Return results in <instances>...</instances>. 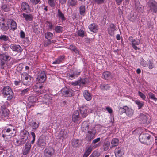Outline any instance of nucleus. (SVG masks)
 <instances>
[{
    "label": "nucleus",
    "instance_id": "obj_15",
    "mask_svg": "<svg viewBox=\"0 0 157 157\" xmlns=\"http://www.w3.org/2000/svg\"><path fill=\"white\" fill-rule=\"evenodd\" d=\"M96 132L94 131H88L87 134L86 135L85 139L87 141H91L94 138Z\"/></svg>",
    "mask_w": 157,
    "mask_h": 157
},
{
    "label": "nucleus",
    "instance_id": "obj_13",
    "mask_svg": "<svg viewBox=\"0 0 157 157\" xmlns=\"http://www.w3.org/2000/svg\"><path fill=\"white\" fill-rule=\"evenodd\" d=\"M37 146L41 148H44L46 145V141L44 137H40L37 141Z\"/></svg>",
    "mask_w": 157,
    "mask_h": 157
},
{
    "label": "nucleus",
    "instance_id": "obj_3",
    "mask_svg": "<svg viewBox=\"0 0 157 157\" xmlns=\"http://www.w3.org/2000/svg\"><path fill=\"white\" fill-rule=\"evenodd\" d=\"M2 93L5 97L7 98L8 100H11L13 96V93L11 88L9 86H5L2 90Z\"/></svg>",
    "mask_w": 157,
    "mask_h": 157
},
{
    "label": "nucleus",
    "instance_id": "obj_8",
    "mask_svg": "<svg viewBox=\"0 0 157 157\" xmlns=\"http://www.w3.org/2000/svg\"><path fill=\"white\" fill-rule=\"evenodd\" d=\"M63 95L65 97H71L74 94V91L71 89L63 88L61 90Z\"/></svg>",
    "mask_w": 157,
    "mask_h": 157
},
{
    "label": "nucleus",
    "instance_id": "obj_60",
    "mask_svg": "<svg viewBox=\"0 0 157 157\" xmlns=\"http://www.w3.org/2000/svg\"><path fill=\"white\" fill-rule=\"evenodd\" d=\"M94 1L98 4H101L104 3L105 0H94Z\"/></svg>",
    "mask_w": 157,
    "mask_h": 157
},
{
    "label": "nucleus",
    "instance_id": "obj_23",
    "mask_svg": "<svg viewBox=\"0 0 157 157\" xmlns=\"http://www.w3.org/2000/svg\"><path fill=\"white\" fill-rule=\"evenodd\" d=\"M83 95L85 99L88 101H90L92 99V95L88 90H86L84 91Z\"/></svg>",
    "mask_w": 157,
    "mask_h": 157
},
{
    "label": "nucleus",
    "instance_id": "obj_56",
    "mask_svg": "<svg viewBox=\"0 0 157 157\" xmlns=\"http://www.w3.org/2000/svg\"><path fill=\"white\" fill-rule=\"evenodd\" d=\"M110 145V143L107 142L106 143H105L104 145V148L105 151H107L108 150L109 148Z\"/></svg>",
    "mask_w": 157,
    "mask_h": 157
},
{
    "label": "nucleus",
    "instance_id": "obj_40",
    "mask_svg": "<svg viewBox=\"0 0 157 157\" xmlns=\"http://www.w3.org/2000/svg\"><path fill=\"white\" fill-rule=\"evenodd\" d=\"M39 26L36 24H34L32 26V29L34 32L36 34H38L40 33V31L39 30Z\"/></svg>",
    "mask_w": 157,
    "mask_h": 157
},
{
    "label": "nucleus",
    "instance_id": "obj_51",
    "mask_svg": "<svg viewBox=\"0 0 157 157\" xmlns=\"http://www.w3.org/2000/svg\"><path fill=\"white\" fill-rule=\"evenodd\" d=\"M0 105L1 108L3 109L8 107L9 105V104L7 102L4 103L2 101V102L0 103Z\"/></svg>",
    "mask_w": 157,
    "mask_h": 157
},
{
    "label": "nucleus",
    "instance_id": "obj_32",
    "mask_svg": "<svg viewBox=\"0 0 157 157\" xmlns=\"http://www.w3.org/2000/svg\"><path fill=\"white\" fill-rule=\"evenodd\" d=\"M77 3V0H68L67 5L69 6H75Z\"/></svg>",
    "mask_w": 157,
    "mask_h": 157
},
{
    "label": "nucleus",
    "instance_id": "obj_9",
    "mask_svg": "<svg viewBox=\"0 0 157 157\" xmlns=\"http://www.w3.org/2000/svg\"><path fill=\"white\" fill-rule=\"evenodd\" d=\"M46 79V75L45 72L42 71L38 73L37 81L39 83H44Z\"/></svg>",
    "mask_w": 157,
    "mask_h": 157
},
{
    "label": "nucleus",
    "instance_id": "obj_48",
    "mask_svg": "<svg viewBox=\"0 0 157 157\" xmlns=\"http://www.w3.org/2000/svg\"><path fill=\"white\" fill-rule=\"evenodd\" d=\"M149 98L154 100L155 101H157V98L155 97V95L152 93L150 92L148 93Z\"/></svg>",
    "mask_w": 157,
    "mask_h": 157
},
{
    "label": "nucleus",
    "instance_id": "obj_7",
    "mask_svg": "<svg viewBox=\"0 0 157 157\" xmlns=\"http://www.w3.org/2000/svg\"><path fill=\"white\" fill-rule=\"evenodd\" d=\"M21 143L23 144L25 143L28 139L29 136V132L26 130H21Z\"/></svg>",
    "mask_w": 157,
    "mask_h": 157
},
{
    "label": "nucleus",
    "instance_id": "obj_31",
    "mask_svg": "<svg viewBox=\"0 0 157 157\" xmlns=\"http://www.w3.org/2000/svg\"><path fill=\"white\" fill-rule=\"evenodd\" d=\"M23 17L27 21H29L33 19V16L31 14H27L23 13L22 14Z\"/></svg>",
    "mask_w": 157,
    "mask_h": 157
},
{
    "label": "nucleus",
    "instance_id": "obj_61",
    "mask_svg": "<svg viewBox=\"0 0 157 157\" xmlns=\"http://www.w3.org/2000/svg\"><path fill=\"white\" fill-rule=\"evenodd\" d=\"M137 11L140 13H142L144 11V7L142 6H138L137 9Z\"/></svg>",
    "mask_w": 157,
    "mask_h": 157
},
{
    "label": "nucleus",
    "instance_id": "obj_5",
    "mask_svg": "<svg viewBox=\"0 0 157 157\" xmlns=\"http://www.w3.org/2000/svg\"><path fill=\"white\" fill-rule=\"evenodd\" d=\"M148 6L152 14L157 13V3L155 1H150L148 3Z\"/></svg>",
    "mask_w": 157,
    "mask_h": 157
},
{
    "label": "nucleus",
    "instance_id": "obj_6",
    "mask_svg": "<svg viewBox=\"0 0 157 157\" xmlns=\"http://www.w3.org/2000/svg\"><path fill=\"white\" fill-rule=\"evenodd\" d=\"M33 89L34 91L39 94H43L45 91V88L44 86L38 83L34 85L33 87Z\"/></svg>",
    "mask_w": 157,
    "mask_h": 157
},
{
    "label": "nucleus",
    "instance_id": "obj_11",
    "mask_svg": "<svg viewBox=\"0 0 157 157\" xmlns=\"http://www.w3.org/2000/svg\"><path fill=\"white\" fill-rule=\"evenodd\" d=\"M21 9L22 10L26 13H30L31 11V9L29 5L25 2H23L21 3Z\"/></svg>",
    "mask_w": 157,
    "mask_h": 157
},
{
    "label": "nucleus",
    "instance_id": "obj_10",
    "mask_svg": "<svg viewBox=\"0 0 157 157\" xmlns=\"http://www.w3.org/2000/svg\"><path fill=\"white\" fill-rule=\"evenodd\" d=\"M86 83V78H80L77 81L71 82V84L74 86L79 85L80 87H83Z\"/></svg>",
    "mask_w": 157,
    "mask_h": 157
},
{
    "label": "nucleus",
    "instance_id": "obj_55",
    "mask_svg": "<svg viewBox=\"0 0 157 157\" xmlns=\"http://www.w3.org/2000/svg\"><path fill=\"white\" fill-rule=\"evenodd\" d=\"M29 90L30 89L29 88H27L26 89H24L21 90V95H23L29 92Z\"/></svg>",
    "mask_w": 157,
    "mask_h": 157
},
{
    "label": "nucleus",
    "instance_id": "obj_28",
    "mask_svg": "<svg viewBox=\"0 0 157 157\" xmlns=\"http://www.w3.org/2000/svg\"><path fill=\"white\" fill-rule=\"evenodd\" d=\"M8 126L10 127H5L4 129L3 130L2 132L4 133L6 132L7 133H10L11 132L12 130L13 131L15 130V129L12 128V127H13V126L11 124H9L8 125Z\"/></svg>",
    "mask_w": 157,
    "mask_h": 157
},
{
    "label": "nucleus",
    "instance_id": "obj_18",
    "mask_svg": "<svg viewBox=\"0 0 157 157\" xmlns=\"http://www.w3.org/2000/svg\"><path fill=\"white\" fill-rule=\"evenodd\" d=\"M148 115L141 114L139 117L140 123L142 124L148 123Z\"/></svg>",
    "mask_w": 157,
    "mask_h": 157
},
{
    "label": "nucleus",
    "instance_id": "obj_57",
    "mask_svg": "<svg viewBox=\"0 0 157 157\" xmlns=\"http://www.w3.org/2000/svg\"><path fill=\"white\" fill-rule=\"evenodd\" d=\"M138 95L143 100H145L146 96L143 93L139 91L138 92Z\"/></svg>",
    "mask_w": 157,
    "mask_h": 157
},
{
    "label": "nucleus",
    "instance_id": "obj_19",
    "mask_svg": "<svg viewBox=\"0 0 157 157\" xmlns=\"http://www.w3.org/2000/svg\"><path fill=\"white\" fill-rule=\"evenodd\" d=\"M116 28L113 24H111L110 26L108 29L109 34L111 36H113L114 34V31L116 30Z\"/></svg>",
    "mask_w": 157,
    "mask_h": 157
},
{
    "label": "nucleus",
    "instance_id": "obj_12",
    "mask_svg": "<svg viewBox=\"0 0 157 157\" xmlns=\"http://www.w3.org/2000/svg\"><path fill=\"white\" fill-rule=\"evenodd\" d=\"M54 152V149L52 147H49L44 150V155L45 157H51Z\"/></svg>",
    "mask_w": 157,
    "mask_h": 157
},
{
    "label": "nucleus",
    "instance_id": "obj_35",
    "mask_svg": "<svg viewBox=\"0 0 157 157\" xmlns=\"http://www.w3.org/2000/svg\"><path fill=\"white\" fill-rule=\"evenodd\" d=\"M125 113L128 117L132 116L134 113L133 110L127 106Z\"/></svg>",
    "mask_w": 157,
    "mask_h": 157
},
{
    "label": "nucleus",
    "instance_id": "obj_39",
    "mask_svg": "<svg viewBox=\"0 0 157 157\" xmlns=\"http://www.w3.org/2000/svg\"><path fill=\"white\" fill-rule=\"evenodd\" d=\"M135 103L137 105L138 109H141L144 106V102L139 100H136L135 101Z\"/></svg>",
    "mask_w": 157,
    "mask_h": 157
},
{
    "label": "nucleus",
    "instance_id": "obj_14",
    "mask_svg": "<svg viewBox=\"0 0 157 157\" xmlns=\"http://www.w3.org/2000/svg\"><path fill=\"white\" fill-rule=\"evenodd\" d=\"M103 78L105 79L109 80L112 79L114 77V75L111 72L107 71L104 72L102 74Z\"/></svg>",
    "mask_w": 157,
    "mask_h": 157
},
{
    "label": "nucleus",
    "instance_id": "obj_29",
    "mask_svg": "<svg viewBox=\"0 0 157 157\" xmlns=\"http://www.w3.org/2000/svg\"><path fill=\"white\" fill-rule=\"evenodd\" d=\"M81 140L77 139L74 140L72 142V144L74 147H79L81 145L82 143Z\"/></svg>",
    "mask_w": 157,
    "mask_h": 157
},
{
    "label": "nucleus",
    "instance_id": "obj_45",
    "mask_svg": "<svg viewBox=\"0 0 157 157\" xmlns=\"http://www.w3.org/2000/svg\"><path fill=\"white\" fill-rule=\"evenodd\" d=\"M53 34L50 32H47L45 33V38L48 40H51L52 38Z\"/></svg>",
    "mask_w": 157,
    "mask_h": 157
},
{
    "label": "nucleus",
    "instance_id": "obj_16",
    "mask_svg": "<svg viewBox=\"0 0 157 157\" xmlns=\"http://www.w3.org/2000/svg\"><path fill=\"white\" fill-rule=\"evenodd\" d=\"M57 137L63 141L64 140L66 139L67 137L66 131L64 129H62L60 131L57 136Z\"/></svg>",
    "mask_w": 157,
    "mask_h": 157
},
{
    "label": "nucleus",
    "instance_id": "obj_30",
    "mask_svg": "<svg viewBox=\"0 0 157 157\" xmlns=\"http://www.w3.org/2000/svg\"><path fill=\"white\" fill-rule=\"evenodd\" d=\"M28 101L30 103H34L38 102L36 97L34 95H31L28 98Z\"/></svg>",
    "mask_w": 157,
    "mask_h": 157
},
{
    "label": "nucleus",
    "instance_id": "obj_43",
    "mask_svg": "<svg viewBox=\"0 0 157 157\" xmlns=\"http://www.w3.org/2000/svg\"><path fill=\"white\" fill-rule=\"evenodd\" d=\"M58 16L60 18L62 21L65 20L66 19L64 17V14L62 13L59 9L58 10Z\"/></svg>",
    "mask_w": 157,
    "mask_h": 157
},
{
    "label": "nucleus",
    "instance_id": "obj_37",
    "mask_svg": "<svg viewBox=\"0 0 157 157\" xmlns=\"http://www.w3.org/2000/svg\"><path fill=\"white\" fill-rule=\"evenodd\" d=\"M1 9L4 11L7 12L10 11V7L8 4L3 3L2 5Z\"/></svg>",
    "mask_w": 157,
    "mask_h": 157
},
{
    "label": "nucleus",
    "instance_id": "obj_64",
    "mask_svg": "<svg viewBox=\"0 0 157 157\" xmlns=\"http://www.w3.org/2000/svg\"><path fill=\"white\" fill-rule=\"evenodd\" d=\"M46 22L49 24L48 27L49 29L50 30H52L53 28V25L48 21H47Z\"/></svg>",
    "mask_w": 157,
    "mask_h": 157
},
{
    "label": "nucleus",
    "instance_id": "obj_50",
    "mask_svg": "<svg viewBox=\"0 0 157 157\" xmlns=\"http://www.w3.org/2000/svg\"><path fill=\"white\" fill-rule=\"evenodd\" d=\"M9 39V37L6 35H1L0 36V40L5 41H7Z\"/></svg>",
    "mask_w": 157,
    "mask_h": 157
},
{
    "label": "nucleus",
    "instance_id": "obj_63",
    "mask_svg": "<svg viewBox=\"0 0 157 157\" xmlns=\"http://www.w3.org/2000/svg\"><path fill=\"white\" fill-rule=\"evenodd\" d=\"M92 149V147L91 146H89L86 151V152L90 154L91 153Z\"/></svg>",
    "mask_w": 157,
    "mask_h": 157
},
{
    "label": "nucleus",
    "instance_id": "obj_49",
    "mask_svg": "<svg viewBox=\"0 0 157 157\" xmlns=\"http://www.w3.org/2000/svg\"><path fill=\"white\" fill-rule=\"evenodd\" d=\"M147 65L148 68L150 69H151L155 67V65L153 63V61L152 60H149Z\"/></svg>",
    "mask_w": 157,
    "mask_h": 157
},
{
    "label": "nucleus",
    "instance_id": "obj_17",
    "mask_svg": "<svg viewBox=\"0 0 157 157\" xmlns=\"http://www.w3.org/2000/svg\"><path fill=\"white\" fill-rule=\"evenodd\" d=\"M31 147V145L29 142H27L25 145V148L23 150L22 154L23 155H26L30 151Z\"/></svg>",
    "mask_w": 157,
    "mask_h": 157
},
{
    "label": "nucleus",
    "instance_id": "obj_54",
    "mask_svg": "<svg viewBox=\"0 0 157 157\" xmlns=\"http://www.w3.org/2000/svg\"><path fill=\"white\" fill-rule=\"evenodd\" d=\"M9 47V44L7 43H5L3 45L2 48L4 51H6L8 50Z\"/></svg>",
    "mask_w": 157,
    "mask_h": 157
},
{
    "label": "nucleus",
    "instance_id": "obj_26",
    "mask_svg": "<svg viewBox=\"0 0 157 157\" xmlns=\"http://www.w3.org/2000/svg\"><path fill=\"white\" fill-rule=\"evenodd\" d=\"M140 39L138 40H136L135 39H134L132 41V45L133 48L136 50H139L140 48H138L136 45H139L140 43Z\"/></svg>",
    "mask_w": 157,
    "mask_h": 157
},
{
    "label": "nucleus",
    "instance_id": "obj_62",
    "mask_svg": "<svg viewBox=\"0 0 157 157\" xmlns=\"http://www.w3.org/2000/svg\"><path fill=\"white\" fill-rule=\"evenodd\" d=\"M40 0H30L31 2L33 5H36L38 3Z\"/></svg>",
    "mask_w": 157,
    "mask_h": 157
},
{
    "label": "nucleus",
    "instance_id": "obj_33",
    "mask_svg": "<svg viewBox=\"0 0 157 157\" xmlns=\"http://www.w3.org/2000/svg\"><path fill=\"white\" fill-rule=\"evenodd\" d=\"M10 48L13 51H18L20 50L21 48L19 45L12 44L10 46Z\"/></svg>",
    "mask_w": 157,
    "mask_h": 157
},
{
    "label": "nucleus",
    "instance_id": "obj_47",
    "mask_svg": "<svg viewBox=\"0 0 157 157\" xmlns=\"http://www.w3.org/2000/svg\"><path fill=\"white\" fill-rule=\"evenodd\" d=\"M55 30L56 33H59L62 32L63 27L60 26H57L55 27Z\"/></svg>",
    "mask_w": 157,
    "mask_h": 157
},
{
    "label": "nucleus",
    "instance_id": "obj_20",
    "mask_svg": "<svg viewBox=\"0 0 157 157\" xmlns=\"http://www.w3.org/2000/svg\"><path fill=\"white\" fill-rule=\"evenodd\" d=\"M89 28L91 31L96 33L98 30V26L95 24L92 23L89 25Z\"/></svg>",
    "mask_w": 157,
    "mask_h": 157
},
{
    "label": "nucleus",
    "instance_id": "obj_59",
    "mask_svg": "<svg viewBox=\"0 0 157 157\" xmlns=\"http://www.w3.org/2000/svg\"><path fill=\"white\" fill-rule=\"evenodd\" d=\"M31 134L33 138V140H32L31 141V143L32 144H33L35 141L36 136L35 133L33 132H32Z\"/></svg>",
    "mask_w": 157,
    "mask_h": 157
},
{
    "label": "nucleus",
    "instance_id": "obj_34",
    "mask_svg": "<svg viewBox=\"0 0 157 157\" xmlns=\"http://www.w3.org/2000/svg\"><path fill=\"white\" fill-rule=\"evenodd\" d=\"M29 124L33 129L36 130L39 127V123H37L36 122H30Z\"/></svg>",
    "mask_w": 157,
    "mask_h": 157
},
{
    "label": "nucleus",
    "instance_id": "obj_42",
    "mask_svg": "<svg viewBox=\"0 0 157 157\" xmlns=\"http://www.w3.org/2000/svg\"><path fill=\"white\" fill-rule=\"evenodd\" d=\"M47 2L48 5L52 7H54L56 4V0H47Z\"/></svg>",
    "mask_w": 157,
    "mask_h": 157
},
{
    "label": "nucleus",
    "instance_id": "obj_52",
    "mask_svg": "<svg viewBox=\"0 0 157 157\" xmlns=\"http://www.w3.org/2000/svg\"><path fill=\"white\" fill-rule=\"evenodd\" d=\"M78 35L81 37H83L85 36V32L84 31L79 30L77 31Z\"/></svg>",
    "mask_w": 157,
    "mask_h": 157
},
{
    "label": "nucleus",
    "instance_id": "obj_36",
    "mask_svg": "<svg viewBox=\"0 0 157 157\" xmlns=\"http://www.w3.org/2000/svg\"><path fill=\"white\" fill-rule=\"evenodd\" d=\"M99 88L101 90H107L109 89L110 86L108 84H101L99 86Z\"/></svg>",
    "mask_w": 157,
    "mask_h": 157
},
{
    "label": "nucleus",
    "instance_id": "obj_27",
    "mask_svg": "<svg viewBox=\"0 0 157 157\" xmlns=\"http://www.w3.org/2000/svg\"><path fill=\"white\" fill-rule=\"evenodd\" d=\"M65 58L64 56H61L58 57L56 60L53 62L52 63L53 64H57L63 62L64 59Z\"/></svg>",
    "mask_w": 157,
    "mask_h": 157
},
{
    "label": "nucleus",
    "instance_id": "obj_1",
    "mask_svg": "<svg viewBox=\"0 0 157 157\" xmlns=\"http://www.w3.org/2000/svg\"><path fill=\"white\" fill-rule=\"evenodd\" d=\"M139 140L142 144L150 145L152 143L154 139L149 133L145 132L140 134L139 136Z\"/></svg>",
    "mask_w": 157,
    "mask_h": 157
},
{
    "label": "nucleus",
    "instance_id": "obj_4",
    "mask_svg": "<svg viewBox=\"0 0 157 157\" xmlns=\"http://www.w3.org/2000/svg\"><path fill=\"white\" fill-rule=\"evenodd\" d=\"M11 58L8 55L4 53H0V60L1 69H4L5 67V64L6 62L10 60Z\"/></svg>",
    "mask_w": 157,
    "mask_h": 157
},
{
    "label": "nucleus",
    "instance_id": "obj_44",
    "mask_svg": "<svg viewBox=\"0 0 157 157\" xmlns=\"http://www.w3.org/2000/svg\"><path fill=\"white\" fill-rule=\"evenodd\" d=\"M119 143V140L117 138H113L111 142L112 147L117 146Z\"/></svg>",
    "mask_w": 157,
    "mask_h": 157
},
{
    "label": "nucleus",
    "instance_id": "obj_24",
    "mask_svg": "<svg viewBox=\"0 0 157 157\" xmlns=\"http://www.w3.org/2000/svg\"><path fill=\"white\" fill-rule=\"evenodd\" d=\"M68 49L71 51L72 52H74L76 55L79 54L80 52L77 47L74 45H70L68 48Z\"/></svg>",
    "mask_w": 157,
    "mask_h": 157
},
{
    "label": "nucleus",
    "instance_id": "obj_53",
    "mask_svg": "<svg viewBox=\"0 0 157 157\" xmlns=\"http://www.w3.org/2000/svg\"><path fill=\"white\" fill-rule=\"evenodd\" d=\"M127 107L126 106H124L123 107H121L119 109V112L121 114L124 113H125Z\"/></svg>",
    "mask_w": 157,
    "mask_h": 157
},
{
    "label": "nucleus",
    "instance_id": "obj_58",
    "mask_svg": "<svg viewBox=\"0 0 157 157\" xmlns=\"http://www.w3.org/2000/svg\"><path fill=\"white\" fill-rule=\"evenodd\" d=\"M1 28L3 30H6L8 29V27L4 23H2L1 25Z\"/></svg>",
    "mask_w": 157,
    "mask_h": 157
},
{
    "label": "nucleus",
    "instance_id": "obj_41",
    "mask_svg": "<svg viewBox=\"0 0 157 157\" xmlns=\"http://www.w3.org/2000/svg\"><path fill=\"white\" fill-rule=\"evenodd\" d=\"M86 11L85 6L84 5H81L79 7V13L81 15H84Z\"/></svg>",
    "mask_w": 157,
    "mask_h": 157
},
{
    "label": "nucleus",
    "instance_id": "obj_2",
    "mask_svg": "<svg viewBox=\"0 0 157 157\" xmlns=\"http://www.w3.org/2000/svg\"><path fill=\"white\" fill-rule=\"evenodd\" d=\"M32 77L26 72H23L21 74V81L25 85L29 86L32 83Z\"/></svg>",
    "mask_w": 157,
    "mask_h": 157
},
{
    "label": "nucleus",
    "instance_id": "obj_38",
    "mask_svg": "<svg viewBox=\"0 0 157 157\" xmlns=\"http://www.w3.org/2000/svg\"><path fill=\"white\" fill-rule=\"evenodd\" d=\"M9 113L10 111L9 110L6 108H4L2 110V115L5 117H8Z\"/></svg>",
    "mask_w": 157,
    "mask_h": 157
},
{
    "label": "nucleus",
    "instance_id": "obj_21",
    "mask_svg": "<svg viewBox=\"0 0 157 157\" xmlns=\"http://www.w3.org/2000/svg\"><path fill=\"white\" fill-rule=\"evenodd\" d=\"M79 118V113L78 111H75L72 115V120L74 122L78 121Z\"/></svg>",
    "mask_w": 157,
    "mask_h": 157
},
{
    "label": "nucleus",
    "instance_id": "obj_46",
    "mask_svg": "<svg viewBox=\"0 0 157 157\" xmlns=\"http://www.w3.org/2000/svg\"><path fill=\"white\" fill-rule=\"evenodd\" d=\"M11 27L13 30L17 29V23H16L13 20H12L11 22Z\"/></svg>",
    "mask_w": 157,
    "mask_h": 157
},
{
    "label": "nucleus",
    "instance_id": "obj_25",
    "mask_svg": "<svg viewBox=\"0 0 157 157\" xmlns=\"http://www.w3.org/2000/svg\"><path fill=\"white\" fill-rule=\"evenodd\" d=\"M88 109L86 107H81L80 111L82 117L84 118L87 115Z\"/></svg>",
    "mask_w": 157,
    "mask_h": 157
},
{
    "label": "nucleus",
    "instance_id": "obj_22",
    "mask_svg": "<svg viewBox=\"0 0 157 157\" xmlns=\"http://www.w3.org/2000/svg\"><path fill=\"white\" fill-rule=\"evenodd\" d=\"M124 151L123 149L118 147L115 150V155L116 157H121L124 154Z\"/></svg>",
    "mask_w": 157,
    "mask_h": 157
}]
</instances>
